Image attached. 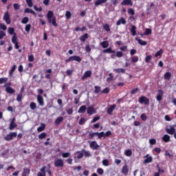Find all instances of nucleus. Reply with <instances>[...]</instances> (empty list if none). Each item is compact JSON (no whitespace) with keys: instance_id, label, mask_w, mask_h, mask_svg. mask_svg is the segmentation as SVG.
Wrapping results in <instances>:
<instances>
[{"instance_id":"nucleus-1","label":"nucleus","mask_w":176,"mask_h":176,"mask_svg":"<svg viewBox=\"0 0 176 176\" xmlns=\"http://www.w3.org/2000/svg\"><path fill=\"white\" fill-rule=\"evenodd\" d=\"M71 61H77V63L82 62V58L79 56H72L69 58L65 60V63H69Z\"/></svg>"},{"instance_id":"nucleus-15","label":"nucleus","mask_w":176,"mask_h":176,"mask_svg":"<svg viewBox=\"0 0 176 176\" xmlns=\"http://www.w3.org/2000/svg\"><path fill=\"white\" fill-rule=\"evenodd\" d=\"M166 131L168 134H170V135H173V134L175 133V128H174V126H170V129L167 128L166 129Z\"/></svg>"},{"instance_id":"nucleus-9","label":"nucleus","mask_w":176,"mask_h":176,"mask_svg":"<svg viewBox=\"0 0 176 176\" xmlns=\"http://www.w3.org/2000/svg\"><path fill=\"white\" fill-rule=\"evenodd\" d=\"M87 113L88 115H94V113H97V111H96V109L93 107H89L87 109Z\"/></svg>"},{"instance_id":"nucleus-8","label":"nucleus","mask_w":176,"mask_h":176,"mask_svg":"<svg viewBox=\"0 0 176 176\" xmlns=\"http://www.w3.org/2000/svg\"><path fill=\"white\" fill-rule=\"evenodd\" d=\"M37 102L41 105V107H44L45 106V100L43 99V96L41 95H38L37 96Z\"/></svg>"},{"instance_id":"nucleus-63","label":"nucleus","mask_w":176,"mask_h":176,"mask_svg":"<svg viewBox=\"0 0 176 176\" xmlns=\"http://www.w3.org/2000/svg\"><path fill=\"white\" fill-rule=\"evenodd\" d=\"M132 63H137L138 62V57L137 56H134L131 58Z\"/></svg>"},{"instance_id":"nucleus-30","label":"nucleus","mask_w":176,"mask_h":176,"mask_svg":"<svg viewBox=\"0 0 176 176\" xmlns=\"http://www.w3.org/2000/svg\"><path fill=\"white\" fill-rule=\"evenodd\" d=\"M100 45L103 47V49H107V47H108L109 46V43L108 42V41H102L100 43Z\"/></svg>"},{"instance_id":"nucleus-24","label":"nucleus","mask_w":176,"mask_h":176,"mask_svg":"<svg viewBox=\"0 0 176 176\" xmlns=\"http://www.w3.org/2000/svg\"><path fill=\"white\" fill-rule=\"evenodd\" d=\"M45 129H46V124H45L44 123H41V126H38L37 128V131L38 133H41V132L43 131V130H45Z\"/></svg>"},{"instance_id":"nucleus-45","label":"nucleus","mask_w":176,"mask_h":176,"mask_svg":"<svg viewBox=\"0 0 176 176\" xmlns=\"http://www.w3.org/2000/svg\"><path fill=\"white\" fill-rule=\"evenodd\" d=\"M8 80V78L6 77L0 78V85H3V83H6Z\"/></svg>"},{"instance_id":"nucleus-10","label":"nucleus","mask_w":176,"mask_h":176,"mask_svg":"<svg viewBox=\"0 0 176 176\" xmlns=\"http://www.w3.org/2000/svg\"><path fill=\"white\" fill-rule=\"evenodd\" d=\"M116 109V104H111L107 110V113L108 115H111L112 112H113Z\"/></svg>"},{"instance_id":"nucleus-32","label":"nucleus","mask_w":176,"mask_h":176,"mask_svg":"<svg viewBox=\"0 0 176 176\" xmlns=\"http://www.w3.org/2000/svg\"><path fill=\"white\" fill-rule=\"evenodd\" d=\"M114 71L116 72H117V74H125L126 73V69H122V68L115 69Z\"/></svg>"},{"instance_id":"nucleus-23","label":"nucleus","mask_w":176,"mask_h":176,"mask_svg":"<svg viewBox=\"0 0 176 176\" xmlns=\"http://www.w3.org/2000/svg\"><path fill=\"white\" fill-rule=\"evenodd\" d=\"M108 0H96L95 1V6H100V5H102V3H107Z\"/></svg>"},{"instance_id":"nucleus-29","label":"nucleus","mask_w":176,"mask_h":176,"mask_svg":"<svg viewBox=\"0 0 176 176\" xmlns=\"http://www.w3.org/2000/svg\"><path fill=\"white\" fill-rule=\"evenodd\" d=\"M103 30H104V31L107 32H109L111 31V27L109 26V24L105 23L103 25Z\"/></svg>"},{"instance_id":"nucleus-49","label":"nucleus","mask_w":176,"mask_h":176,"mask_svg":"<svg viewBox=\"0 0 176 176\" xmlns=\"http://www.w3.org/2000/svg\"><path fill=\"white\" fill-rule=\"evenodd\" d=\"M116 57H118V58H120L121 57H123V52L119 51L116 52Z\"/></svg>"},{"instance_id":"nucleus-2","label":"nucleus","mask_w":176,"mask_h":176,"mask_svg":"<svg viewBox=\"0 0 176 176\" xmlns=\"http://www.w3.org/2000/svg\"><path fill=\"white\" fill-rule=\"evenodd\" d=\"M54 167H60L63 168L64 167V160L61 158L56 159L54 162Z\"/></svg>"},{"instance_id":"nucleus-60","label":"nucleus","mask_w":176,"mask_h":176,"mask_svg":"<svg viewBox=\"0 0 176 176\" xmlns=\"http://www.w3.org/2000/svg\"><path fill=\"white\" fill-rule=\"evenodd\" d=\"M25 30L26 32H30V31H31V24L26 25Z\"/></svg>"},{"instance_id":"nucleus-54","label":"nucleus","mask_w":176,"mask_h":176,"mask_svg":"<svg viewBox=\"0 0 176 176\" xmlns=\"http://www.w3.org/2000/svg\"><path fill=\"white\" fill-rule=\"evenodd\" d=\"M22 100H23V94H19L16 97V101H18V102H21Z\"/></svg>"},{"instance_id":"nucleus-11","label":"nucleus","mask_w":176,"mask_h":176,"mask_svg":"<svg viewBox=\"0 0 176 176\" xmlns=\"http://www.w3.org/2000/svg\"><path fill=\"white\" fill-rule=\"evenodd\" d=\"M91 74H92V72L90 70L85 72L83 76L82 77V80H85L87 79V78H91Z\"/></svg>"},{"instance_id":"nucleus-19","label":"nucleus","mask_w":176,"mask_h":176,"mask_svg":"<svg viewBox=\"0 0 176 176\" xmlns=\"http://www.w3.org/2000/svg\"><path fill=\"white\" fill-rule=\"evenodd\" d=\"M86 39H89V34L85 33L80 37V41L81 42H85Z\"/></svg>"},{"instance_id":"nucleus-55","label":"nucleus","mask_w":176,"mask_h":176,"mask_svg":"<svg viewBox=\"0 0 176 176\" xmlns=\"http://www.w3.org/2000/svg\"><path fill=\"white\" fill-rule=\"evenodd\" d=\"M0 30H3V31H6V30H8V28L6 27V25L3 23H0Z\"/></svg>"},{"instance_id":"nucleus-57","label":"nucleus","mask_w":176,"mask_h":176,"mask_svg":"<svg viewBox=\"0 0 176 176\" xmlns=\"http://www.w3.org/2000/svg\"><path fill=\"white\" fill-rule=\"evenodd\" d=\"M8 31V34H10V35H13V34H14V28H9Z\"/></svg>"},{"instance_id":"nucleus-51","label":"nucleus","mask_w":176,"mask_h":176,"mask_svg":"<svg viewBox=\"0 0 176 176\" xmlns=\"http://www.w3.org/2000/svg\"><path fill=\"white\" fill-rule=\"evenodd\" d=\"M25 1L28 6H29V8H32V6H34V3H32V0H25Z\"/></svg>"},{"instance_id":"nucleus-48","label":"nucleus","mask_w":176,"mask_h":176,"mask_svg":"<svg viewBox=\"0 0 176 176\" xmlns=\"http://www.w3.org/2000/svg\"><path fill=\"white\" fill-rule=\"evenodd\" d=\"M72 16V14H71V12L66 11L65 18L67 19V20H69V19H71Z\"/></svg>"},{"instance_id":"nucleus-47","label":"nucleus","mask_w":176,"mask_h":176,"mask_svg":"<svg viewBox=\"0 0 176 176\" xmlns=\"http://www.w3.org/2000/svg\"><path fill=\"white\" fill-rule=\"evenodd\" d=\"M109 77L107 78V82H108V83L113 80V76L112 75V73L109 74Z\"/></svg>"},{"instance_id":"nucleus-59","label":"nucleus","mask_w":176,"mask_h":176,"mask_svg":"<svg viewBox=\"0 0 176 176\" xmlns=\"http://www.w3.org/2000/svg\"><path fill=\"white\" fill-rule=\"evenodd\" d=\"M13 7L14 10H20V5L19 3H14Z\"/></svg>"},{"instance_id":"nucleus-52","label":"nucleus","mask_w":176,"mask_h":176,"mask_svg":"<svg viewBox=\"0 0 176 176\" xmlns=\"http://www.w3.org/2000/svg\"><path fill=\"white\" fill-rule=\"evenodd\" d=\"M84 123H86V119H85V118H81L79 120L78 124L80 126H82Z\"/></svg>"},{"instance_id":"nucleus-13","label":"nucleus","mask_w":176,"mask_h":176,"mask_svg":"<svg viewBox=\"0 0 176 176\" xmlns=\"http://www.w3.org/2000/svg\"><path fill=\"white\" fill-rule=\"evenodd\" d=\"M157 91L159 94L156 97L157 101H162V98H163V94H164V92L162 89H158Z\"/></svg>"},{"instance_id":"nucleus-37","label":"nucleus","mask_w":176,"mask_h":176,"mask_svg":"<svg viewBox=\"0 0 176 176\" xmlns=\"http://www.w3.org/2000/svg\"><path fill=\"white\" fill-rule=\"evenodd\" d=\"M38 137L39 140H43L45 138H46V137H47V134H46V133H45V132H43L41 134H39L38 135Z\"/></svg>"},{"instance_id":"nucleus-53","label":"nucleus","mask_w":176,"mask_h":176,"mask_svg":"<svg viewBox=\"0 0 176 176\" xmlns=\"http://www.w3.org/2000/svg\"><path fill=\"white\" fill-rule=\"evenodd\" d=\"M162 54H163V50L161 49L155 53V57H159V56H162Z\"/></svg>"},{"instance_id":"nucleus-64","label":"nucleus","mask_w":176,"mask_h":176,"mask_svg":"<svg viewBox=\"0 0 176 176\" xmlns=\"http://www.w3.org/2000/svg\"><path fill=\"white\" fill-rule=\"evenodd\" d=\"M66 163H67V164H72V162H74V160L72 158H68L67 160H65Z\"/></svg>"},{"instance_id":"nucleus-28","label":"nucleus","mask_w":176,"mask_h":176,"mask_svg":"<svg viewBox=\"0 0 176 176\" xmlns=\"http://www.w3.org/2000/svg\"><path fill=\"white\" fill-rule=\"evenodd\" d=\"M164 79H165L166 80H170V79H171V73L170 72L165 73L164 76Z\"/></svg>"},{"instance_id":"nucleus-50","label":"nucleus","mask_w":176,"mask_h":176,"mask_svg":"<svg viewBox=\"0 0 176 176\" xmlns=\"http://www.w3.org/2000/svg\"><path fill=\"white\" fill-rule=\"evenodd\" d=\"M11 41L13 43H17V36L16 35V33L14 34Z\"/></svg>"},{"instance_id":"nucleus-31","label":"nucleus","mask_w":176,"mask_h":176,"mask_svg":"<svg viewBox=\"0 0 176 176\" xmlns=\"http://www.w3.org/2000/svg\"><path fill=\"white\" fill-rule=\"evenodd\" d=\"M50 168H52V165L50 164H47V170H45V173H47L49 175L52 176V170H50Z\"/></svg>"},{"instance_id":"nucleus-35","label":"nucleus","mask_w":176,"mask_h":176,"mask_svg":"<svg viewBox=\"0 0 176 176\" xmlns=\"http://www.w3.org/2000/svg\"><path fill=\"white\" fill-rule=\"evenodd\" d=\"M96 135L98 136V138H99V140H101L102 137L105 138V133L104 131H102L100 133L96 132Z\"/></svg>"},{"instance_id":"nucleus-18","label":"nucleus","mask_w":176,"mask_h":176,"mask_svg":"<svg viewBox=\"0 0 176 176\" xmlns=\"http://www.w3.org/2000/svg\"><path fill=\"white\" fill-rule=\"evenodd\" d=\"M64 120V118L63 117H58L56 120H55V126H60V123H62V122Z\"/></svg>"},{"instance_id":"nucleus-3","label":"nucleus","mask_w":176,"mask_h":176,"mask_svg":"<svg viewBox=\"0 0 176 176\" xmlns=\"http://www.w3.org/2000/svg\"><path fill=\"white\" fill-rule=\"evenodd\" d=\"M16 137H17V133L11 132L10 133L6 135L4 140L5 141H12V140H13V138H16Z\"/></svg>"},{"instance_id":"nucleus-5","label":"nucleus","mask_w":176,"mask_h":176,"mask_svg":"<svg viewBox=\"0 0 176 176\" xmlns=\"http://www.w3.org/2000/svg\"><path fill=\"white\" fill-rule=\"evenodd\" d=\"M140 104H144V105H149V98L146 96H142L139 98Z\"/></svg>"},{"instance_id":"nucleus-40","label":"nucleus","mask_w":176,"mask_h":176,"mask_svg":"<svg viewBox=\"0 0 176 176\" xmlns=\"http://www.w3.org/2000/svg\"><path fill=\"white\" fill-rule=\"evenodd\" d=\"M30 109H32V111H34V109H36V103H35L34 102H32L30 104Z\"/></svg>"},{"instance_id":"nucleus-62","label":"nucleus","mask_w":176,"mask_h":176,"mask_svg":"<svg viewBox=\"0 0 176 176\" xmlns=\"http://www.w3.org/2000/svg\"><path fill=\"white\" fill-rule=\"evenodd\" d=\"M151 34H152V29H146L145 35H151Z\"/></svg>"},{"instance_id":"nucleus-12","label":"nucleus","mask_w":176,"mask_h":176,"mask_svg":"<svg viewBox=\"0 0 176 176\" xmlns=\"http://www.w3.org/2000/svg\"><path fill=\"white\" fill-rule=\"evenodd\" d=\"M121 5L122 6H133V1L131 0H123L121 2Z\"/></svg>"},{"instance_id":"nucleus-33","label":"nucleus","mask_w":176,"mask_h":176,"mask_svg":"<svg viewBox=\"0 0 176 176\" xmlns=\"http://www.w3.org/2000/svg\"><path fill=\"white\" fill-rule=\"evenodd\" d=\"M162 141H164V142H170V135H164L162 137Z\"/></svg>"},{"instance_id":"nucleus-38","label":"nucleus","mask_w":176,"mask_h":176,"mask_svg":"<svg viewBox=\"0 0 176 176\" xmlns=\"http://www.w3.org/2000/svg\"><path fill=\"white\" fill-rule=\"evenodd\" d=\"M6 91L8 93V94H13L14 93V89L12 87H7L6 88Z\"/></svg>"},{"instance_id":"nucleus-20","label":"nucleus","mask_w":176,"mask_h":176,"mask_svg":"<svg viewBox=\"0 0 176 176\" xmlns=\"http://www.w3.org/2000/svg\"><path fill=\"white\" fill-rule=\"evenodd\" d=\"M86 109H87V107H86V105L81 106L79 109L78 110V113H85L86 112Z\"/></svg>"},{"instance_id":"nucleus-6","label":"nucleus","mask_w":176,"mask_h":176,"mask_svg":"<svg viewBox=\"0 0 176 176\" xmlns=\"http://www.w3.org/2000/svg\"><path fill=\"white\" fill-rule=\"evenodd\" d=\"M89 147L93 151H97L100 148V145H98V144H97L96 141H92L89 144Z\"/></svg>"},{"instance_id":"nucleus-27","label":"nucleus","mask_w":176,"mask_h":176,"mask_svg":"<svg viewBox=\"0 0 176 176\" xmlns=\"http://www.w3.org/2000/svg\"><path fill=\"white\" fill-rule=\"evenodd\" d=\"M30 171L31 170H30V168H23V171L22 173V176H27V175H28V174H30Z\"/></svg>"},{"instance_id":"nucleus-42","label":"nucleus","mask_w":176,"mask_h":176,"mask_svg":"<svg viewBox=\"0 0 176 176\" xmlns=\"http://www.w3.org/2000/svg\"><path fill=\"white\" fill-rule=\"evenodd\" d=\"M82 153H84V155L85 157H90L91 156V154H90V152L86 151L85 149L82 150Z\"/></svg>"},{"instance_id":"nucleus-61","label":"nucleus","mask_w":176,"mask_h":176,"mask_svg":"<svg viewBox=\"0 0 176 176\" xmlns=\"http://www.w3.org/2000/svg\"><path fill=\"white\" fill-rule=\"evenodd\" d=\"M34 10H36V12H42V10H43L42 7L38 8V6H34Z\"/></svg>"},{"instance_id":"nucleus-21","label":"nucleus","mask_w":176,"mask_h":176,"mask_svg":"<svg viewBox=\"0 0 176 176\" xmlns=\"http://www.w3.org/2000/svg\"><path fill=\"white\" fill-rule=\"evenodd\" d=\"M126 21L123 17H121L117 22L116 25H120V24H126Z\"/></svg>"},{"instance_id":"nucleus-36","label":"nucleus","mask_w":176,"mask_h":176,"mask_svg":"<svg viewBox=\"0 0 176 176\" xmlns=\"http://www.w3.org/2000/svg\"><path fill=\"white\" fill-rule=\"evenodd\" d=\"M16 127H17V124H16V122H10L9 130H14Z\"/></svg>"},{"instance_id":"nucleus-43","label":"nucleus","mask_w":176,"mask_h":176,"mask_svg":"<svg viewBox=\"0 0 176 176\" xmlns=\"http://www.w3.org/2000/svg\"><path fill=\"white\" fill-rule=\"evenodd\" d=\"M124 155L125 156H128V157H130L131 156V155H133V151L131 150H126L124 151Z\"/></svg>"},{"instance_id":"nucleus-39","label":"nucleus","mask_w":176,"mask_h":176,"mask_svg":"<svg viewBox=\"0 0 176 176\" xmlns=\"http://www.w3.org/2000/svg\"><path fill=\"white\" fill-rule=\"evenodd\" d=\"M16 68H17V66H16V65H14L12 66V69L9 72L10 76H12V75H13V72H14V71H16Z\"/></svg>"},{"instance_id":"nucleus-58","label":"nucleus","mask_w":176,"mask_h":176,"mask_svg":"<svg viewBox=\"0 0 176 176\" xmlns=\"http://www.w3.org/2000/svg\"><path fill=\"white\" fill-rule=\"evenodd\" d=\"M128 13H129V14H131V16H134V14H135V12L134 11V10L133 8H129L128 10Z\"/></svg>"},{"instance_id":"nucleus-7","label":"nucleus","mask_w":176,"mask_h":176,"mask_svg":"<svg viewBox=\"0 0 176 176\" xmlns=\"http://www.w3.org/2000/svg\"><path fill=\"white\" fill-rule=\"evenodd\" d=\"M47 21L48 23H50V24H52L54 27H58V24H57L56 16H54L52 18H50V19H47Z\"/></svg>"},{"instance_id":"nucleus-41","label":"nucleus","mask_w":176,"mask_h":176,"mask_svg":"<svg viewBox=\"0 0 176 176\" xmlns=\"http://www.w3.org/2000/svg\"><path fill=\"white\" fill-rule=\"evenodd\" d=\"M69 156H71V153L69 152L62 153V157H63V159H67V157H69Z\"/></svg>"},{"instance_id":"nucleus-26","label":"nucleus","mask_w":176,"mask_h":176,"mask_svg":"<svg viewBox=\"0 0 176 176\" xmlns=\"http://www.w3.org/2000/svg\"><path fill=\"white\" fill-rule=\"evenodd\" d=\"M103 53H109V54H112V53H116V52L113 50L111 47H109L106 50H104Z\"/></svg>"},{"instance_id":"nucleus-44","label":"nucleus","mask_w":176,"mask_h":176,"mask_svg":"<svg viewBox=\"0 0 176 176\" xmlns=\"http://www.w3.org/2000/svg\"><path fill=\"white\" fill-rule=\"evenodd\" d=\"M94 89H95V90H94V93H95V94H97L98 93L101 91V87H100V86H95Z\"/></svg>"},{"instance_id":"nucleus-16","label":"nucleus","mask_w":176,"mask_h":176,"mask_svg":"<svg viewBox=\"0 0 176 176\" xmlns=\"http://www.w3.org/2000/svg\"><path fill=\"white\" fill-rule=\"evenodd\" d=\"M144 157H146V160L144 161V164L151 163L152 160H153L152 157L149 156V154H147L146 156H144Z\"/></svg>"},{"instance_id":"nucleus-34","label":"nucleus","mask_w":176,"mask_h":176,"mask_svg":"<svg viewBox=\"0 0 176 176\" xmlns=\"http://www.w3.org/2000/svg\"><path fill=\"white\" fill-rule=\"evenodd\" d=\"M54 16V13L53 12V11H48L47 14V20H49L50 19H52Z\"/></svg>"},{"instance_id":"nucleus-14","label":"nucleus","mask_w":176,"mask_h":176,"mask_svg":"<svg viewBox=\"0 0 176 176\" xmlns=\"http://www.w3.org/2000/svg\"><path fill=\"white\" fill-rule=\"evenodd\" d=\"M121 173L124 174V175H127L129 174V166L127 164L123 166Z\"/></svg>"},{"instance_id":"nucleus-22","label":"nucleus","mask_w":176,"mask_h":176,"mask_svg":"<svg viewBox=\"0 0 176 176\" xmlns=\"http://www.w3.org/2000/svg\"><path fill=\"white\" fill-rule=\"evenodd\" d=\"M136 30H137V27H135V25L131 26V32L133 36H135V35H137Z\"/></svg>"},{"instance_id":"nucleus-25","label":"nucleus","mask_w":176,"mask_h":176,"mask_svg":"<svg viewBox=\"0 0 176 176\" xmlns=\"http://www.w3.org/2000/svg\"><path fill=\"white\" fill-rule=\"evenodd\" d=\"M136 41H138V43L140 44L141 46H146V45H148L146 41H143L141 38H136Z\"/></svg>"},{"instance_id":"nucleus-4","label":"nucleus","mask_w":176,"mask_h":176,"mask_svg":"<svg viewBox=\"0 0 176 176\" xmlns=\"http://www.w3.org/2000/svg\"><path fill=\"white\" fill-rule=\"evenodd\" d=\"M3 20L6 21V24H10L12 23V20L10 19V14H9V12L6 11L4 13Z\"/></svg>"},{"instance_id":"nucleus-56","label":"nucleus","mask_w":176,"mask_h":176,"mask_svg":"<svg viewBox=\"0 0 176 176\" xmlns=\"http://www.w3.org/2000/svg\"><path fill=\"white\" fill-rule=\"evenodd\" d=\"M151 60H152V56L148 55L146 56L144 61H145V63H149V61H151Z\"/></svg>"},{"instance_id":"nucleus-46","label":"nucleus","mask_w":176,"mask_h":176,"mask_svg":"<svg viewBox=\"0 0 176 176\" xmlns=\"http://www.w3.org/2000/svg\"><path fill=\"white\" fill-rule=\"evenodd\" d=\"M28 21H30V19H28V16L23 17V19L21 20L22 24H27V23H28Z\"/></svg>"},{"instance_id":"nucleus-17","label":"nucleus","mask_w":176,"mask_h":176,"mask_svg":"<svg viewBox=\"0 0 176 176\" xmlns=\"http://www.w3.org/2000/svg\"><path fill=\"white\" fill-rule=\"evenodd\" d=\"M76 155L74 156V159H82V157H83V151H76L75 153Z\"/></svg>"}]
</instances>
